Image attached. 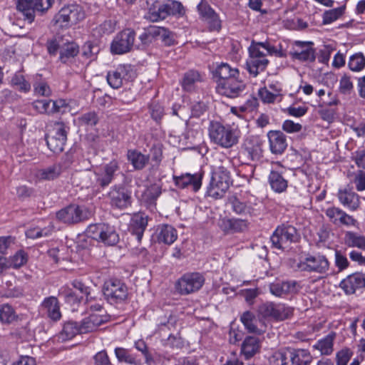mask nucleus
<instances>
[{"label": "nucleus", "mask_w": 365, "mask_h": 365, "mask_svg": "<svg viewBox=\"0 0 365 365\" xmlns=\"http://www.w3.org/2000/svg\"><path fill=\"white\" fill-rule=\"evenodd\" d=\"M136 77L133 66L129 64L119 65L107 73L108 83L115 89L120 88L124 81H131Z\"/></svg>", "instance_id": "obj_12"}, {"label": "nucleus", "mask_w": 365, "mask_h": 365, "mask_svg": "<svg viewBox=\"0 0 365 365\" xmlns=\"http://www.w3.org/2000/svg\"><path fill=\"white\" fill-rule=\"evenodd\" d=\"M299 237V235L294 226L282 224L276 228L270 240L274 248L285 250L290 244L298 242Z\"/></svg>", "instance_id": "obj_5"}, {"label": "nucleus", "mask_w": 365, "mask_h": 365, "mask_svg": "<svg viewBox=\"0 0 365 365\" xmlns=\"http://www.w3.org/2000/svg\"><path fill=\"white\" fill-rule=\"evenodd\" d=\"M339 92L344 96H349L354 91V83L351 77L344 73L339 80Z\"/></svg>", "instance_id": "obj_54"}, {"label": "nucleus", "mask_w": 365, "mask_h": 365, "mask_svg": "<svg viewBox=\"0 0 365 365\" xmlns=\"http://www.w3.org/2000/svg\"><path fill=\"white\" fill-rule=\"evenodd\" d=\"M336 196L339 202L352 212L356 211L360 207V196L351 188L339 189Z\"/></svg>", "instance_id": "obj_26"}, {"label": "nucleus", "mask_w": 365, "mask_h": 365, "mask_svg": "<svg viewBox=\"0 0 365 365\" xmlns=\"http://www.w3.org/2000/svg\"><path fill=\"white\" fill-rule=\"evenodd\" d=\"M197 9L200 18L205 21L210 31H219L222 28V22L219 15L215 11L207 1L202 0L197 5Z\"/></svg>", "instance_id": "obj_21"}, {"label": "nucleus", "mask_w": 365, "mask_h": 365, "mask_svg": "<svg viewBox=\"0 0 365 365\" xmlns=\"http://www.w3.org/2000/svg\"><path fill=\"white\" fill-rule=\"evenodd\" d=\"M119 170L118 162L117 160H111L109 163L106 164L98 172L88 173L86 176L90 179L94 178L96 184L102 187H105L112 182Z\"/></svg>", "instance_id": "obj_15"}, {"label": "nucleus", "mask_w": 365, "mask_h": 365, "mask_svg": "<svg viewBox=\"0 0 365 365\" xmlns=\"http://www.w3.org/2000/svg\"><path fill=\"white\" fill-rule=\"evenodd\" d=\"M214 75L218 78L217 84L218 83H222L223 81L240 76V71L236 68H232L227 63H221L216 66Z\"/></svg>", "instance_id": "obj_38"}, {"label": "nucleus", "mask_w": 365, "mask_h": 365, "mask_svg": "<svg viewBox=\"0 0 365 365\" xmlns=\"http://www.w3.org/2000/svg\"><path fill=\"white\" fill-rule=\"evenodd\" d=\"M289 365H309L312 361V356L306 349H296L289 351Z\"/></svg>", "instance_id": "obj_40"}, {"label": "nucleus", "mask_w": 365, "mask_h": 365, "mask_svg": "<svg viewBox=\"0 0 365 365\" xmlns=\"http://www.w3.org/2000/svg\"><path fill=\"white\" fill-rule=\"evenodd\" d=\"M158 240L166 245L173 244L178 238L177 230L170 225H160L158 227Z\"/></svg>", "instance_id": "obj_37"}, {"label": "nucleus", "mask_w": 365, "mask_h": 365, "mask_svg": "<svg viewBox=\"0 0 365 365\" xmlns=\"http://www.w3.org/2000/svg\"><path fill=\"white\" fill-rule=\"evenodd\" d=\"M202 175L201 173H195L191 175L185 173L180 176H173V180L175 185L180 189H190L194 192L200 190L202 185Z\"/></svg>", "instance_id": "obj_24"}, {"label": "nucleus", "mask_w": 365, "mask_h": 365, "mask_svg": "<svg viewBox=\"0 0 365 365\" xmlns=\"http://www.w3.org/2000/svg\"><path fill=\"white\" fill-rule=\"evenodd\" d=\"M312 41H299L294 43L289 55L293 60L301 62H313L316 58L315 49Z\"/></svg>", "instance_id": "obj_19"}, {"label": "nucleus", "mask_w": 365, "mask_h": 365, "mask_svg": "<svg viewBox=\"0 0 365 365\" xmlns=\"http://www.w3.org/2000/svg\"><path fill=\"white\" fill-rule=\"evenodd\" d=\"M336 336V333L331 331L324 338L317 341V342L313 345V348L319 350L322 355H330L334 351V341Z\"/></svg>", "instance_id": "obj_39"}, {"label": "nucleus", "mask_w": 365, "mask_h": 365, "mask_svg": "<svg viewBox=\"0 0 365 365\" xmlns=\"http://www.w3.org/2000/svg\"><path fill=\"white\" fill-rule=\"evenodd\" d=\"M155 26H149L139 36L140 43H136V49L143 50L156 39Z\"/></svg>", "instance_id": "obj_45"}, {"label": "nucleus", "mask_w": 365, "mask_h": 365, "mask_svg": "<svg viewBox=\"0 0 365 365\" xmlns=\"http://www.w3.org/2000/svg\"><path fill=\"white\" fill-rule=\"evenodd\" d=\"M267 58H256L249 57L246 65L249 73L253 76H257L260 72L264 71L269 64Z\"/></svg>", "instance_id": "obj_43"}, {"label": "nucleus", "mask_w": 365, "mask_h": 365, "mask_svg": "<svg viewBox=\"0 0 365 365\" xmlns=\"http://www.w3.org/2000/svg\"><path fill=\"white\" fill-rule=\"evenodd\" d=\"M261 48H263L267 51V53L272 56L281 58L287 56V53L282 48L281 46H279V48H277L267 41L264 42H256L252 41L251 45L248 48L249 57L256 58H267V54L263 51H262Z\"/></svg>", "instance_id": "obj_17"}, {"label": "nucleus", "mask_w": 365, "mask_h": 365, "mask_svg": "<svg viewBox=\"0 0 365 365\" xmlns=\"http://www.w3.org/2000/svg\"><path fill=\"white\" fill-rule=\"evenodd\" d=\"M185 13L182 4L178 1H168L160 5L151 4L148 18L153 22L165 19L168 16H182Z\"/></svg>", "instance_id": "obj_3"}, {"label": "nucleus", "mask_w": 365, "mask_h": 365, "mask_svg": "<svg viewBox=\"0 0 365 365\" xmlns=\"http://www.w3.org/2000/svg\"><path fill=\"white\" fill-rule=\"evenodd\" d=\"M86 235L108 246L115 245L119 242V235L115 227L105 223L90 225L86 230Z\"/></svg>", "instance_id": "obj_4"}, {"label": "nucleus", "mask_w": 365, "mask_h": 365, "mask_svg": "<svg viewBox=\"0 0 365 365\" xmlns=\"http://www.w3.org/2000/svg\"><path fill=\"white\" fill-rule=\"evenodd\" d=\"M78 334L81 332V325H78L77 322L68 321L64 323L61 331L58 335V341H65L72 339Z\"/></svg>", "instance_id": "obj_41"}, {"label": "nucleus", "mask_w": 365, "mask_h": 365, "mask_svg": "<svg viewBox=\"0 0 365 365\" xmlns=\"http://www.w3.org/2000/svg\"><path fill=\"white\" fill-rule=\"evenodd\" d=\"M207 131L210 142L224 149H230L237 145L241 138V131L238 128L219 120H211Z\"/></svg>", "instance_id": "obj_1"}, {"label": "nucleus", "mask_w": 365, "mask_h": 365, "mask_svg": "<svg viewBox=\"0 0 365 365\" xmlns=\"http://www.w3.org/2000/svg\"><path fill=\"white\" fill-rule=\"evenodd\" d=\"M230 169H232V161L227 159L213 171L207 189L209 196L215 199H220L225 195L232 183Z\"/></svg>", "instance_id": "obj_2"}, {"label": "nucleus", "mask_w": 365, "mask_h": 365, "mask_svg": "<svg viewBox=\"0 0 365 365\" xmlns=\"http://www.w3.org/2000/svg\"><path fill=\"white\" fill-rule=\"evenodd\" d=\"M11 85L21 92H29L31 89V84L25 79L24 76L18 73L11 78Z\"/></svg>", "instance_id": "obj_57"}, {"label": "nucleus", "mask_w": 365, "mask_h": 365, "mask_svg": "<svg viewBox=\"0 0 365 365\" xmlns=\"http://www.w3.org/2000/svg\"><path fill=\"white\" fill-rule=\"evenodd\" d=\"M17 318L13 307L8 304H4L0 307V320L4 324H10Z\"/></svg>", "instance_id": "obj_51"}, {"label": "nucleus", "mask_w": 365, "mask_h": 365, "mask_svg": "<svg viewBox=\"0 0 365 365\" xmlns=\"http://www.w3.org/2000/svg\"><path fill=\"white\" fill-rule=\"evenodd\" d=\"M232 211L237 215H246L251 213V207L245 202L240 201L237 197H232L230 199Z\"/></svg>", "instance_id": "obj_55"}, {"label": "nucleus", "mask_w": 365, "mask_h": 365, "mask_svg": "<svg viewBox=\"0 0 365 365\" xmlns=\"http://www.w3.org/2000/svg\"><path fill=\"white\" fill-rule=\"evenodd\" d=\"M240 320L245 329L251 333L262 334L266 331V324L262 319H257L254 313L247 311L244 312Z\"/></svg>", "instance_id": "obj_28"}, {"label": "nucleus", "mask_w": 365, "mask_h": 365, "mask_svg": "<svg viewBox=\"0 0 365 365\" xmlns=\"http://www.w3.org/2000/svg\"><path fill=\"white\" fill-rule=\"evenodd\" d=\"M270 292L278 297H284L298 292L299 285L296 281H277L269 285Z\"/></svg>", "instance_id": "obj_29"}, {"label": "nucleus", "mask_w": 365, "mask_h": 365, "mask_svg": "<svg viewBox=\"0 0 365 365\" xmlns=\"http://www.w3.org/2000/svg\"><path fill=\"white\" fill-rule=\"evenodd\" d=\"M346 6L325 11L322 15V23L324 25L330 24L339 19L344 14Z\"/></svg>", "instance_id": "obj_48"}, {"label": "nucleus", "mask_w": 365, "mask_h": 365, "mask_svg": "<svg viewBox=\"0 0 365 365\" xmlns=\"http://www.w3.org/2000/svg\"><path fill=\"white\" fill-rule=\"evenodd\" d=\"M68 130L63 123L56 122L51 133L46 135V144L53 153L58 154L63 150Z\"/></svg>", "instance_id": "obj_10"}, {"label": "nucleus", "mask_w": 365, "mask_h": 365, "mask_svg": "<svg viewBox=\"0 0 365 365\" xmlns=\"http://www.w3.org/2000/svg\"><path fill=\"white\" fill-rule=\"evenodd\" d=\"M286 169L279 163L272 164L268 182L271 188L276 192H284L288 186V182L284 177Z\"/></svg>", "instance_id": "obj_22"}, {"label": "nucleus", "mask_w": 365, "mask_h": 365, "mask_svg": "<svg viewBox=\"0 0 365 365\" xmlns=\"http://www.w3.org/2000/svg\"><path fill=\"white\" fill-rule=\"evenodd\" d=\"M91 210L84 205L71 204L56 212V218L66 224H77L90 219Z\"/></svg>", "instance_id": "obj_6"}, {"label": "nucleus", "mask_w": 365, "mask_h": 365, "mask_svg": "<svg viewBox=\"0 0 365 365\" xmlns=\"http://www.w3.org/2000/svg\"><path fill=\"white\" fill-rule=\"evenodd\" d=\"M103 294L108 302L118 304L127 299L128 290L127 286L121 280L110 279L104 284Z\"/></svg>", "instance_id": "obj_11"}, {"label": "nucleus", "mask_w": 365, "mask_h": 365, "mask_svg": "<svg viewBox=\"0 0 365 365\" xmlns=\"http://www.w3.org/2000/svg\"><path fill=\"white\" fill-rule=\"evenodd\" d=\"M349 68L354 72L361 71L365 68V56L362 53L351 56L348 62Z\"/></svg>", "instance_id": "obj_50"}, {"label": "nucleus", "mask_w": 365, "mask_h": 365, "mask_svg": "<svg viewBox=\"0 0 365 365\" xmlns=\"http://www.w3.org/2000/svg\"><path fill=\"white\" fill-rule=\"evenodd\" d=\"M135 37V31L130 28L125 29L118 32L110 44L111 53L122 55L136 48Z\"/></svg>", "instance_id": "obj_8"}, {"label": "nucleus", "mask_w": 365, "mask_h": 365, "mask_svg": "<svg viewBox=\"0 0 365 365\" xmlns=\"http://www.w3.org/2000/svg\"><path fill=\"white\" fill-rule=\"evenodd\" d=\"M156 38H160L166 46H170L175 43V34L165 27L155 26Z\"/></svg>", "instance_id": "obj_49"}, {"label": "nucleus", "mask_w": 365, "mask_h": 365, "mask_svg": "<svg viewBox=\"0 0 365 365\" xmlns=\"http://www.w3.org/2000/svg\"><path fill=\"white\" fill-rule=\"evenodd\" d=\"M16 7L23 15L24 20L28 21L29 24L34 21L36 12L34 0H16Z\"/></svg>", "instance_id": "obj_35"}, {"label": "nucleus", "mask_w": 365, "mask_h": 365, "mask_svg": "<svg viewBox=\"0 0 365 365\" xmlns=\"http://www.w3.org/2000/svg\"><path fill=\"white\" fill-rule=\"evenodd\" d=\"M127 159L135 170H142L148 164L150 155H144L136 149H130L127 152Z\"/></svg>", "instance_id": "obj_34"}, {"label": "nucleus", "mask_w": 365, "mask_h": 365, "mask_svg": "<svg viewBox=\"0 0 365 365\" xmlns=\"http://www.w3.org/2000/svg\"><path fill=\"white\" fill-rule=\"evenodd\" d=\"M353 351L349 348H344L339 351L336 354V365H347L351 359Z\"/></svg>", "instance_id": "obj_62"}, {"label": "nucleus", "mask_w": 365, "mask_h": 365, "mask_svg": "<svg viewBox=\"0 0 365 365\" xmlns=\"http://www.w3.org/2000/svg\"><path fill=\"white\" fill-rule=\"evenodd\" d=\"M110 205L113 209L125 210L131 206L132 192L123 185L113 186L108 193Z\"/></svg>", "instance_id": "obj_13"}, {"label": "nucleus", "mask_w": 365, "mask_h": 365, "mask_svg": "<svg viewBox=\"0 0 365 365\" xmlns=\"http://www.w3.org/2000/svg\"><path fill=\"white\" fill-rule=\"evenodd\" d=\"M149 110L151 118L156 122H160L164 115V108L158 102H152Z\"/></svg>", "instance_id": "obj_61"}, {"label": "nucleus", "mask_w": 365, "mask_h": 365, "mask_svg": "<svg viewBox=\"0 0 365 365\" xmlns=\"http://www.w3.org/2000/svg\"><path fill=\"white\" fill-rule=\"evenodd\" d=\"M260 341L256 336H247L242 342L241 351L246 359H249L259 351Z\"/></svg>", "instance_id": "obj_36"}, {"label": "nucleus", "mask_w": 365, "mask_h": 365, "mask_svg": "<svg viewBox=\"0 0 365 365\" xmlns=\"http://www.w3.org/2000/svg\"><path fill=\"white\" fill-rule=\"evenodd\" d=\"M248 222L240 218H223L221 220L220 228L227 233L242 232L248 228Z\"/></svg>", "instance_id": "obj_33"}, {"label": "nucleus", "mask_w": 365, "mask_h": 365, "mask_svg": "<svg viewBox=\"0 0 365 365\" xmlns=\"http://www.w3.org/2000/svg\"><path fill=\"white\" fill-rule=\"evenodd\" d=\"M108 321V316L103 314L90 313L88 317L81 322V332H91L98 329L99 326Z\"/></svg>", "instance_id": "obj_31"}, {"label": "nucleus", "mask_w": 365, "mask_h": 365, "mask_svg": "<svg viewBox=\"0 0 365 365\" xmlns=\"http://www.w3.org/2000/svg\"><path fill=\"white\" fill-rule=\"evenodd\" d=\"M99 47L88 41L84 43L82 47V56L86 58H94L99 52Z\"/></svg>", "instance_id": "obj_63"}, {"label": "nucleus", "mask_w": 365, "mask_h": 365, "mask_svg": "<svg viewBox=\"0 0 365 365\" xmlns=\"http://www.w3.org/2000/svg\"><path fill=\"white\" fill-rule=\"evenodd\" d=\"M242 148L252 160H258L262 157L263 140L259 135L246 137Z\"/></svg>", "instance_id": "obj_27"}, {"label": "nucleus", "mask_w": 365, "mask_h": 365, "mask_svg": "<svg viewBox=\"0 0 365 365\" xmlns=\"http://www.w3.org/2000/svg\"><path fill=\"white\" fill-rule=\"evenodd\" d=\"M41 310L53 321H58L61 317L58 300L55 297H46L41 304Z\"/></svg>", "instance_id": "obj_32"}, {"label": "nucleus", "mask_w": 365, "mask_h": 365, "mask_svg": "<svg viewBox=\"0 0 365 365\" xmlns=\"http://www.w3.org/2000/svg\"><path fill=\"white\" fill-rule=\"evenodd\" d=\"M344 242L349 247H357L365 250V235L353 231H345Z\"/></svg>", "instance_id": "obj_42"}, {"label": "nucleus", "mask_w": 365, "mask_h": 365, "mask_svg": "<svg viewBox=\"0 0 365 365\" xmlns=\"http://www.w3.org/2000/svg\"><path fill=\"white\" fill-rule=\"evenodd\" d=\"M258 96L264 103H280L282 101V99L278 97L277 94L272 93L267 86L260 88L258 90Z\"/></svg>", "instance_id": "obj_53"}, {"label": "nucleus", "mask_w": 365, "mask_h": 365, "mask_svg": "<svg viewBox=\"0 0 365 365\" xmlns=\"http://www.w3.org/2000/svg\"><path fill=\"white\" fill-rule=\"evenodd\" d=\"M246 88L245 83L239 78V76L218 83L216 86L217 92L230 98H238L242 96Z\"/></svg>", "instance_id": "obj_14"}, {"label": "nucleus", "mask_w": 365, "mask_h": 365, "mask_svg": "<svg viewBox=\"0 0 365 365\" xmlns=\"http://www.w3.org/2000/svg\"><path fill=\"white\" fill-rule=\"evenodd\" d=\"M267 135L271 153L274 155L283 154L288 146L286 135L281 130H269Z\"/></svg>", "instance_id": "obj_25"}, {"label": "nucleus", "mask_w": 365, "mask_h": 365, "mask_svg": "<svg viewBox=\"0 0 365 365\" xmlns=\"http://www.w3.org/2000/svg\"><path fill=\"white\" fill-rule=\"evenodd\" d=\"M334 264L336 267L338 269V272L344 271L350 265L346 255L339 250H335Z\"/></svg>", "instance_id": "obj_58"}, {"label": "nucleus", "mask_w": 365, "mask_h": 365, "mask_svg": "<svg viewBox=\"0 0 365 365\" xmlns=\"http://www.w3.org/2000/svg\"><path fill=\"white\" fill-rule=\"evenodd\" d=\"M202 81V76L198 71L190 70L184 74L182 81V87L186 91H192L194 90L195 84Z\"/></svg>", "instance_id": "obj_44"}, {"label": "nucleus", "mask_w": 365, "mask_h": 365, "mask_svg": "<svg viewBox=\"0 0 365 365\" xmlns=\"http://www.w3.org/2000/svg\"><path fill=\"white\" fill-rule=\"evenodd\" d=\"M79 53V47L74 42H69L64 44L60 51V60L63 63H68L71 59L77 56Z\"/></svg>", "instance_id": "obj_46"}, {"label": "nucleus", "mask_w": 365, "mask_h": 365, "mask_svg": "<svg viewBox=\"0 0 365 365\" xmlns=\"http://www.w3.org/2000/svg\"><path fill=\"white\" fill-rule=\"evenodd\" d=\"M329 265L330 263L324 255H317L307 257L298 264V267L302 271L325 274L329 270Z\"/></svg>", "instance_id": "obj_20"}, {"label": "nucleus", "mask_w": 365, "mask_h": 365, "mask_svg": "<svg viewBox=\"0 0 365 365\" xmlns=\"http://www.w3.org/2000/svg\"><path fill=\"white\" fill-rule=\"evenodd\" d=\"M205 278L202 273L190 272L182 274L177 281L175 288L182 295L199 291L205 284Z\"/></svg>", "instance_id": "obj_7"}, {"label": "nucleus", "mask_w": 365, "mask_h": 365, "mask_svg": "<svg viewBox=\"0 0 365 365\" xmlns=\"http://www.w3.org/2000/svg\"><path fill=\"white\" fill-rule=\"evenodd\" d=\"M61 166L58 164H55L39 170L37 176L40 180H53L57 178L61 175Z\"/></svg>", "instance_id": "obj_47"}, {"label": "nucleus", "mask_w": 365, "mask_h": 365, "mask_svg": "<svg viewBox=\"0 0 365 365\" xmlns=\"http://www.w3.org/2000/svg\"><path fill=\"white\" fill-rule=\"evenodd\" d=\"M115 354L120 362H125L128 364H135V357L128 349L122 347H117L115 349Z\"/></svg>", "instance_id": "obj_56"}, {"label": "nucleus", "mask_w": 365, "mask_h": 365, "mask_svg": "<svg viewBox=\"0 0 365 365\" xmlns=\"http://www.w3.org/2000/svg\"><path fill=\"white\" fill-rule=\"evenodd\" d=\"M86 16L83 8L78 4H71L62 8L56 16V22L61 24V26L68 24H76L84 19Z\"/></svg>", "instance_id": "obj_18"}, {"label": "nucleus", "mask_w": 365, "mask_h": 365, "mask_svg": "<svg viewBox=\"0 0 365 365\" xmlns=\"http://www.w3.org/2000/svg\"><path fill=\"white\" fill-rule=\"evenodd\" d=\"M339 287L347 295L355 294L357 289L365 287V274L362 272H355L348 275L342 279L339 284Z\"/></svg>", "instance_id": "obj_23"}, {"label": "nucleus", "mask_w": 365, "mask_h": 365, "mask_svg": "<svg viewBox=\"0 0 365 365\" xmlns=\"http://www.w3.org/2000/svg\"><path fill=\"white\" fill-rule=\"evenodd\" d=\"M257 312L259 316L264 319L271 318L276 321H283L293 314V309L284 304L267 302L258 307Z\"/></svg>", "instance_id": "obj_9"}, {"label": "nucleus", "mask_w": 365, "mask_h": 365, "mask_svg": "<svg viewBox=\"0 0 365 365\" xmlns=\"http://www.w3.org/2000/svg\"><path fill=\"white\" fill-rule=\"evenodd\" d=\"M353 182L359 192L365 190V171L359 170L354 173Z\"/></svg>", "instance_id": "obj_64"}, {"label": "nucleus", "mask_w": 365, "mask_h": 365, "mask_svg": "<svg viewBox=\"0 0 365 365\" xmlns=\"http://www.w3.org/2000/svg\"><path fill=\"white\" fill-rule=\"evenodd\" d=\"M148 225V215L143 212L135 214L130 225V232L136 237L138 242L141 241L143 233Z\"/></svg>", "instance_id": "obj_30"}, {"label": "nucleus", "mask_w": 365, "mask_h": 365, "mask_svg": "<svg viewBox=\"0 0 365 365\" xmlns=\"http://www.w3.org/2000/svg\"><path fill=\"white\" fill-rule=\"evenodd\" d=\"M98 120V114L94 111L83 113L78 118V122L81 125L91 127L95 126Z\"/></svg>", "instance_id": "obj_60"}, {"label": "nucleus", "mask_w": 365, "mask_h": 365, "mask_svg": "<svg viewBox=\"0 0 365 365\" xmlns=\"http://www.w3.org/2000/svg\"><path fill=\"white\" fill-rule=\"evenodd\" d=\"M324 213L329 222L336 226H344L348 228L359 227V222L354 216L349 215L338 207H328Z\"/></svg>", "instance_id": "obj_16"}, {"label": "nucleus", "mask_w": 365, "mask_h": 365, "mask_svg": "<svg viewBox=\"0 0 365 365\" xmlns=\"http://www.w3.org/2000/svg\"><path fill=\"white\" fill-rule=\"evenodd\" d=\"M289 350L274 352L269 359L270 365H289Z\"/></svg>", "instance_id": "obj_52"}, {"label": "nucleus", "mask_w": 365, "mask_h": 365, "mask_svg": "<svg viewBox=\"0 0 365 365\" xmlns=\"http://www.w3.org/2000/svg\"><path fill=\"white\" fill-rule=\"evenodd\" d=\"M59 294L64 297L67 303L71 304L78 303L83 297L82 296H78L76 292L66 287H63L61 289Z\"/></svg>", "instance_id": "obj_59"}]
</instances>
